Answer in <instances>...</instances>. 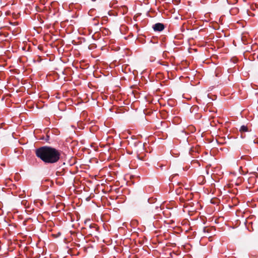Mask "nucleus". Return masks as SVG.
I'll use <instances>...</instances> for the list:
<instances>
[{
	"label": "nucleus",
	"instance_id": "nucleus-1",
	"mask_svg": "<svg viewBox=\"0 0 258 258\" xmlns=\"http://www.w3.org/2000/svg\"><path fill=\"white\" fill-rule=\"evenodd\" d=\"M36 155L44 162L54 163L58 161L60 158V153L56 149L47 146H44L36 150Z\"/></svg>",
	"mask_w": 258,
	"mask_h": 258
},
{
	"label": "nucleus",
	"instance_id": "nucleus-2",
	"mask_svg": "<svg viewBox=\"0 0 258 258\" xmlns=\"http://www.w3.org/2000/svg\"><path fill=\"white\" fill-rule=\"evenodd\" d=\"M153 28L155 31H161L164 29V26L161 23H157L153 26Z\"/></svg>",
	"mask_w": 258,
	"mask_h": 258
},
{
	"label": "nucleus",
	"instance_id": "nucleus-3",
	"mask_svg": "<svg viewBox=\"0 0 258 258\" xmlns=\"http://www.w3.org/2000/svg\"><path fill=\"white\" fill-rule=\"evenodd\" d=\"M239 131L241 132V133H242V132H246L248 131V128L246 126H245V125H242L240 129H239Z\"/></svg>",
	"mask_w": 258,
	"mask_h": 258
},
{
	"label": "nucleus",
	"instance_id": "nucleus-4",
	"mask_svg": "<svg viewBox=\"0 0 258 258\" xmlns=\"http://www.w3.org/2000/svg\"><path fill=\"white\" fill-rule=\"evenodd\" d=\"M233 62L235 63H237L238 62V60L237 59H234L233 60Z\"/></svg>",
	"mask_w": 258,
	"mask_h": 258
},
{
	"label": "nucleus",
	"instance_id": "nucleus-5",
	"mask_svg": "<svg viewBox=\"0 0 258 258\" xmlns=\"http://www.w3.org/2000/svg\"><path fill=\"white\" fill-rule=\"evenodd\" d=\"M210 63V62H206V63H207V64H209V63Z\"/></svg>",
	"mask_w": 258,
	"mask_h": 258
}]
</instances>
